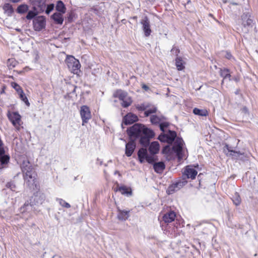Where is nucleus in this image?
I'll list each match as a JSON object with an SVG mask.
<instances>
[{"label":"nucleus","instance_id":"b1692460","mask_svg":"<svg viewBox=\"0 0 258 258\" xmlns=\"http://www.w3.org/2000/svg\"><path fill=\"white\" fill-rule=\"evenodd\" d=\"M128 95L127 93L121 90H117L113 93L114 97L118 98L121 101Z\"/></svg>","mask_w":258,"mask_h":258},{"label":"nucleus","instance_id":"09e8293b","mask_svg":"<svg viewBox=\"0 0 258 258\" xmlns=\"http://www.w3.org/2000/svg\"><path fill=\"white\" fill-rule=\"evenodd\" d=\"M225 57L229 59V60H232V59H234V58L232 56V54H231V53L230 52H228V51H226L225 52Z\"/></svg>","mask_w":258,"mask_h":258},{"label":"nucleus","instance_id":"6e6552de","mask_svg":"<svg viewBox=\"0 0 258 258\" xmlns=\"http://www.w3.org/2000/svg\"><path fill=\"white\" fill-rule=\"evenodd\" d=\"M187 181L185 180V178L183 177L182 180H178L173 182L171 185H170L167 190V193L169 194H172L175 191L179 190L182 187L185 185L187 183Z\"/></svg>","mask_w":258,"mask_h":258},{"label":"nucleus","instance_id":"e433bc0d","mask_svg":"<svg viewBox=\"0 0 258 258\" xmlns=\"http://www.w3.org/2000/svg\"><path fill=\"white\" fill-rule=\"evenodd\" d=\"M19 95L20 99L25 102L26 105L28 106H29L30 103L29 102L27 97L26 96L23 91H21L19 93Z\"/></svg>","mask_w":258,"mask_h":258},{"label":"nucleus","instance_id":"1a4fd4ad","mask_svg":"<svg viewBox=\"0 0 258 258\" xmlns=\"http://www.w3.org/2000/svg\"><path fill=\"white\" fill-rule=\"evenodd\" d=\"M176 137V133L175 131L169 130L167 134H162L158 137V139L162 142H166L171 144Z\"/></svg>","mask_w":258,"mask_h":258},{"label":"nucleus","instance_id":"cd10ccee","mask_svg":"<svg viewBox=\"0 0 258 258\" xmlns=\"http://www.w3.org/2000/svg\"><path fill=\"white\" fill-rule=\"evenodd\" d=\"M3 9L4 10L5 13L9 16H11L14 12V10L12 5L9 3L4 4L3 7Z\"/></svg>","mask_w":258,"mask_h":258},{"label":"nucleus","instance_id":"a18cd8bd","mask_svg":"<svg viewBox=\"0 0 258 258\" xmlns=\"http://www.w3.org/2000/svg\"><path fill=\"white\" fill-rule=\"evenodd\" d=\"M169 125V123L167 122H161L159 124L160 129L163 132H165V129L167 128Z\"/></svg>","mask_w":258,"mask_h":258},{"label":"nucleus","instance_id":"3c124183","mask_svg":"<svg viewBox=\"0 0 258 258\" xmlns=\"http://www.w3.org/2000/svg\"><path fill=\"white\" fill-rule=\"evenodd\" d=\"M171 52L172 53H175V55H177L178 53L179 52V50L176 47H173V48L171 49Z\"/></svg>","mask_w":258,"mask_h":258},{"label":"nucleus","instance_id":"2f4dec72","mask_svg":"<svg viewBox=\"0 0 258 258\" xmlns=\"http://www.w3.org/2000/svg\"><path fill=\"white\" fill-rule=\"evenodd\" d=\"M132 103V100L131 97L129 96H127L126 97L121 100V105L123 107L126 108L130 106Z\"/></svg>","mask_w":258,"mask_h":258},{"label":"nucleus","instance_id":"c9c22d12","mask_svg":"<svg viewBox=\"0 0 258 258\" xmlns=\"http://www.w3.org/2000/svg\"><path fill=\"white\" fill-rule=\"evenodd\" d=\"M28 10V6L27 5H21L18 7L17 12L19 14H24Z\"/></svg>","mask_w":258,"mask_h":258},{"label":"nucleus","instance_id":"393cba45","mask_svg":"<svg viewBox=\"0 0 258 258\" xmlns=\"http://www.w3.org/2000/svg\"><path fill=\"white\" fill-rule=\"evenodd\" d=\"M117 218L120 220H126L129 217V211L118 210Z\"/></svg>","mask_w":258,"mask_h":258},{"label":"nucleus","instance_id":"ddd939ff","mask_svg":"<svg viewBox=\"0 0 258 258\" xmlns=\"http://www.w3.org/2000/svg\"><path fill=\"white\" fill-rule=\"evenodd\" d=\"M8 117L13 125L18 128L21 124V116L17 112H13L9 113Z\"/></svg>","mask_w":258,"mask_h":258},{"label":"nucleus","instance_id":"72a5a7b5","mask_svg":"<svg viewBox=\"0 0 258 258\" xmlns=\"http://www.w3.org/2000/svg\"><path fill=\"white\" fill-rule=\"evenodd\" d=\"M175 64L178 70L181 71L184 68L183 60L181 57H177L175 59Z\"/></svg>","mask_w":258,"mask_h":258},{"label":"nucleus","instance_id":"37998d69","mask_svg":"<svg viewBox=\"0 0 258 258\" xmlns=\"http://www.w3.org/2000/svg\"><path fill=\"white\" fill-rule=\"evenodd\" d=\"M0 156V162L2 164H5L7 163L10 159V157L7 155H2Z\"/></svg>","mask_w":258,"mask_h":258},{"label":"nucleus","instance_id":"bb28decb","mask_svg":"<svg viewBox=\"0 0 258 258\" xmlns=\"http://www.w3.org/2000/svg\"><path fill=\"white\" fill-rule=\"evenodd\" d=\"M220 76L223 78L222 83H223L224 80L228 79L231 80V75L229 73V70L227 69H221L220 72Z\"/></svg>","mask_w":258,"mask_h":258},{"label":"nucleus","instance_id":"f03ea898","mask_svg":"<svg viewBox=\"0 0 258 258\" xmlns=\"http://www.w3.org/2000/svg\"><path fill=\"white\" fill-rule=\"evenodd\" d=\"M21 169L25 180L30 183L33 182L35 179L36 174L32 165L28 160L23 161L21 165Z\"/></svg>","mask_w":258,"mask_h":258},{"label":"nucleus","instance_id":"5701e85b","mask_svg":"<svg viewBox=\"0 0 258 258\" xmlns=\"http://www.w3.org/2000/svg\"><path fill=\"white\" fill-rule=\"evenodd\" d=\"M55 10L58 12L57 13L64 14L66 12V8L61 1H58L57 2Z\"/></svg>","mask_w":258,"mask_h":258},{"label":"nucleus","instance_id":"423d86ee","mask_svg":"<svg viewBox=\"0 0 258 258\" xmlns=\"http://www.w3.org/2000/svg\"><path fill=\"white\" fill-rule=\"evenodd\" d=\"M143 135L140 136V144L145 147L149 146L150 141L152 138L155 134L154 132L150 129H146Z\"/></svg>","mask_w":258,"mask_h":258},{"label":"nucleus","instance_id":"4be33fe9","mask_svg":"<svg viewBox=\"0 0 258 258\" xmlns=\"http://www.w3.org/2000/svg\"><path fill=\"white\" fill-rule=\"evenodd\" d=\"M139 160L141 163H143L148 156L147 151L146 149H140L138 153Z\"/></svg>","mask_w":258,"mask_h":258},{"label":"nucleus","instance_id":"9d476101","mask_svg":"<svg viewBox=\"0 0 258 258\" xmlns=\"http://www.w3.org/2000/svg\"><path fill=\"white\" fill-rule=\"evenodd\" d=\"M251 16L248 13H244L242 16V25L245 29V32H247L252 29L253 20L251 19Z\"/></svg>","mask_w":258,"mask_h":258},{"label":"nucleus","instance_id":"58836bf2","mask_svg":"<svg viewBox=\"0 0 258 258\" xmlns=\"http://www.w3.org/2000/svg\"><path fill=\"white\" fill-rule=\"evenodd\" d=\"M56 200L59 203V204L62 207H64L66 208H70L71 207L70 204L62 199L56 198Z\"/></svg>","mask_w":258,"mask_h":258},{"label":"nucleus","instance_id":"dca6fc26","mask_svg":"<svg viewBox=\"0 0 258 258\" xmlns=\"http://www.w3.org/2000/svg\"><path fill=\"white\" fill-rule=\"evenodd\" d=\"M175 217V213L173 211H170L163 216L162 220L165 223L168 224L173 221Z\"/></svg>","mask_w":258,"mask_h":258},{"label":"nucleus","instance_id":"7c9ffc66","mask_svg":"<svg viewBox=\"0 0 258 258\" xmlns=\"http://www.w3.org/2000/svg\"><path fill=\"white\" fill-rule=\"evenodd\" d=\"M193 113L198 115L202 116H206L208 114V111L206 109H200L197 108H195L193 110Z\"/></svg>","mask_w":258,"mask_h":258},{"label":"nucleus","instance_id":"412c9836","mask_svg":"<svg viewBox=\"0 0 258 258\" xmlns=\"http://www.w3.org/2000/svg\"><path fill=\"white\" fill-rule=\"evenodd\" d=\"M149 150L152 154H157L159 150V144L158 142L155 141L151 143L149 146Z\"/></svg>","mask_w":258,"mask_h":258},{"label":"nucleus","instance_id":"f257e3e1","mask_svg":"<svg viewBox=\"0 0 258 258\" xmlns=\"http://www.w3.org/2000/svg\"><path fill=\"white\" fill-rule=\"evenodd\" d=\"M45 199V196L44 194L37 192L30 199V202L27 201L24 206L20 208L21 213L29 212L33 210V207L35 205H41Z\"/></svg>","mask_w":258,"mask_h":258},{"label":"nucleus","instance_id":"9b49d317","mask_svg":"<svg viewBox=\"0 0 258 258\" xmlns=\"http://www.w3.org/2000/svg\"><path fill=\"white\" fill-rule=\"evenodd\" d=\"M80 115L82 119V125H84L91 118L90 109L86 105H83L81 107Z\"/></svg>","mask_w":258,"mask_h":258},{"label":"nucleus","instance_id":"20e7f679","mask_svg":"<svg viewBox=\"0 0 258 258\" xmlns=\"http://www.w3.org/2000/svg\"><path fill=\"white\" fill-rule=\"evenodd\" d=\"M146 129L149 128L141 124L136 123L127 130V133L131 137H139L143 135Z\"/></svg>","mask_w":258,"mask_h":258},{"label":"nucleus","instance_id":"c03bdc74","mask_svg":"<svg viewBox=\"0 0 258 258\" xmlns=\"http://www.w3.org/2000/svg\"><path fill=\"white\" fill-rule=\"evenodd\" d=\"M54 7V5L53 4L48 5L45 10V13L46 14H49L53 10Z\"/></svg>","mask_w":258,"mask_h":258},{"label":"nucleus","instance_id":"6e6d98bb","mask_svg":"<svg viewBox=\"0 0 258 258\" xmlns=\"http://www.w3.org/2000/svg\"><path fill=\"white\" fill-rule=\"evenodd\" d=\"M243 110L245 112H247L248 111L247 108L245 107H243Z\"/></svg>","mask_w":258,"mask_h":258},{"label":"nucleus","instance_id":"864d4df0","mask_svg":"<svg viewBox=\"0 0 258 258\" xmlns=\"http://www.w3.org/2000/svg\"><path fill=\"white\" fill-rule=\"evenodd\" d=\"M142 88L144 89V90H146V91L149 89V87L147 85H146L145 84H143L142 85Z\"/></svg>","mask_w":258,"mask_h":258},{"label":"nucleus","instance_id":"7ed1b4c3","mask_svg":"<svg viewBox=\"0 0 258 258\" xmlns=\"http://www.w3.org/2000/svg\"><path fill=\"white\" fill-rule=\"evenodd\" d=\"M66 62L69 70L74 74L79 75L81 72V64L77 59L70 55L67 57Z\"/></svg>","mask_w":258,"mask_h":258},{"label":"nucleus","instance_id":"473e14b6","mask_svg":"<svg viewBox=\"0 0 258 258\" xmlns=\"http://www.w3.org/2000/svg\"><path fill=\"white\" fill-rule=\"evenodd\" d=\"M233 203L236 206H238L240 204L241 200L240 197L238 192H235L234 194L233 195L232 198H231Z\"/></svg>","mask_w":258,"mask_h":258},{"label":"nucleus","instance_id":"49530a36","mask_svg":"<svg viewBox=\"0 0 258 258\" xmlns=\"http://www.w3.org/2000/svg\"><path fill=\"white\" fill-rule=\"evenodd\" d=\"M6 186L10 188L12 190L15 191L16 189V185L13 182H9L7 183Z\"/></svg>","mask_w":258,"mask_h":258},{"label":"nucleus","instance_id":"0eeeda50","mask_svg":"<svg viewBox=\"0 0 258 258\" xmlns=\"http://www.w3.org/2000/svg\"><path fill=\"white\" fill-rule=\"evenodd\" d=\"M33 28L35 31H40L45 28L46 19L43 16H37L33 20Z\"/></svg>","mask_w":258,"mask_h":258},{"label":"nucleus","instance_id":"6ab92c4d","mask_svg":"<svg viewBox=\"0 0 258 258\" xmlns=\"http://www.w3.org/2000/svg\"><path fill=\"white\" fill-rule=\"evenodd\" d=\"M63 14L55 12L51 16V19L56 24L61 25L63 22Z\"/></svg>","mask_w":258,"mask_h":258},{"label":"nucleus","instance_id":"603ef678","mask_svg":"<svg viewBox=\"0 0 258 258\" xmlns=\"http://www.w3.org/2000/svg\"><path fill=\"white\" fill-rule=\"evenodd\" d=\"M2 146L3 143L1 140L0 139V155H3L4 153V150Z\"/></svg>","mask_w":258,"mask_h":258},{"label":"nucleus","instance_id":"4c0bfd02","mask_svg":"<svg viewBox=\"0 0 258 258\" xmlns=\"http://www.w3.org/2000/svg\"><path fill=\"white\" fill-rule=\"evenodd\" d=\"M67 89H68V92H67V94L68 95H70L71 94H74L76 92V86L73 85V84H68L67 85Z\"/></svg>","mask_w":258,"mask_h":258},{"label":"nucleus","instance_id":"ea45409f","mask_svg":"<svg viewBox=\"0 0 258 258\" xmlns=\"http://www.w3.org/2000/svg\"><path fill=\"white\" fill-rule=\"evenodd\" d=\"M17 62L14 58H10L8 60L7 65L10 69H12L16 67Z\"/></svg>","mask_w":258,"mask_h":258},{"label":"nucleus","instance_id":"4468645a","mask_svg":"<svg viewBox=\"0 0 258 258\" xmlns=\"http://www.w3.org/2000/svg\"><path fill=\"white\" fill-rule=\"evenodd\" d=\"M198 174V172L196 169L192 168L190 166H187L183 172L182 177L186 178H191L194 179L196 178Z\"/></svg>","mask_w":258,"mask_h":258},{"label":"nucleus","instance_id":"39448f33","mask_svg":"<svg viewBox=\"0 0 258 258\" xmlns=\"http://www.w3.org/2000/svg\"><path fill=\"white\" fill-rule=\"evenodd\" d=\"M183 141L181 138H176L172 146V150L177 156L179 161L183 158Z\"/></svg>","mask_w":258,"mask_h":258},{"label":"nucleus","instance_id":"f8f14e48","mask_svg":"<svg viewBox=\"0 0 258 258\" xmlns=\"http://www.w3.org/2000/svg\"><path fill=\"white\" fill-rule=\"evenodd\" d=\"M142 25V30L144 32L145 36L149 37L152 32L150 27V21L147 17H145L140 22Z\"/></svg>","mask_w":258,"mask_h":258},{"label":"nucleus","instance_id":"f3484780","mask_svg":"<svg viewBox=\"0 0 258 258\" xmlns=\"http://www.w3.org/2000/svg\"><path fill=\"white\" fill-rule=\"evenodd\" d=\"M136 148V144L133 141H130L125 145V155L130 157L133 153Z\"/></svg>","mask_w":258,"mask_h":258},{"label":"nucleus","instance_id":"4d7b16f0","mask_svg":"<svg viewBox=\"0 0 258 258\" xmlns=\"http://www.w3.org/2000/svg\"><path fill=\"white\" fill-rule=\"evenodd\" d=\"M232 4L233 5H237V4H236V3H232Z\"/></svg>","mask_w":258,"mask_h":258},{"label":"nucleus","instance_id":"5fc2aeb1","mask_svg":"<svg viewBox=\"0 0 258 258\" xmlns=\"http://www.w3.org/2000/svg\"><path fill=\"white\" fill-rule=\"evenodd\" d=\"M21 0H11V1L13 3H18L19 2V1H20Z\"/></svg>","mask_w":258,"mask_h":258},{"label":"nucleus","instance_id":"aec40b11","mask_svg":"<svg viewBox=\"0 0 258 258\" xmlns=\"http://www.w3.org/2000/svg\"><path fill=\"white\" fill-rule=\"evenodd\" d=\"M155 171L158 173H161L165 168V165L163 162H158L153 164Z\"/></svg>","mask_w":258,"mask_h":258},{"label":"nucleus","instance_id":"8fccbe9b","mask_svg":"<svg viewBox=\"0 0 258 258\" xmlns=\"http://www.w3.org/2000/svg\"><path fill=\"white\" fill-rule=\"evenodd\" d=\"M145 160H146V161L149 163H152L154 162V158L152 156H149L148 155Z\"/></svg>","mask_w":258,"mask_h":258},{"label":"nucleus","instance_id":"de8ad7c7","mask_svg":"<svg viewBox=\"0 0 258 258\" xmlns=\"http://www.w3.org/2000/svg\"><path fill=\"white\" fill-rule=\"evenodd\" d=\"M12 86L17 91L18 94L21 91H23L21 87L17 83H14L12 84Z\"/></svg>","mask_w":258,"mask_h":258},{"label":"nucleus","instance_id":"a878e982","mask_svg":"<svg viewBox=\"0 0 258 258\" xmlns=\"http://www.w3.org/2000/svg\"><path fill=\"white\" fill-rule=\"evenodd\" d=\"M116 191H119L121 192L122 195H125L127 196H130L132 195V191L131 189H129L125 186H121L118 187L115 190Z\"/></svg>","mask_w":258,"mask_h":258},{"label":"nucleus","instance_id":"c756f323","mask_svg":"<svg viewBox=\"0 0 258 258\" xmlns=\"http://www.w3.org/2000/svg\"><path fill=\"white\" fill-rule=\"evenodd\" d=\"M39 11L40 10L38 8H36V10L33 9V10L29 11L26 17V19L28 20L34 19L35 16L38 14Z\"/></svg>","mask_w":258,"mask_h":258},{"label":"nucleus","instance_id":"79ce46f5","mask_svg":"<svg viewBox=\"0 0 258 258\" xmlns=\"http://www.w3.org/2000/svg\"><path fill=\"white\" fill-rule=\"evenodd\" d=\"M150 121L152 124H158L161 121V119L157 115H153L150 117Z\"/></svg>","mask_w":258,"mask_h":258},{"label":"nucleus","instance_id":"a211bd4d","mask_svg":"<svg viewBox=\"0 0 258 258\" xmlns=\"http://www.w3.org/2000/svg\"><path fill=\"white\" fill-rule=\"evenodd\" d=\"M31 4L33 6V9L36 10V8L39 9L40 11L42 10L43 8L45 7V2L44 0H30Z\"/></svg>","mask_w":258,"mask_h":258},{"label":"nucleus","instance_id":"f704fd0d","mask_svg":"<svg viewBox=\"0 0 258 258\" xmlns=\"http://www.w3.org/2000/svg\"><path fill=\"white\" fill-rule=\"evenodd\" d=\"M157 108L155 106H150L144 112V115L145 116H148L150 114L156 112Z\"/></svg>","mask_w":258,"mask_h":258},{"label":"nucleus","instance_id":"c85d7f7f","mask_svg":"<svg viewBox=\"0 0 258 258\" xmlns=\"http://www.w3.org/2000/svg\"><path fill=\"white\" fill-rule=\"evenodd\" d=\"M225 148L228 151V152H230V155L233 156L235 158H237L239 157L240 155H242L241 153L239 152L235 151L232 150V148L230 147L228 145H225Z\"/></svg>","mask_w":258,"mask_h":258},{"label":"nucleus","instance_id":"a19ab883","mask_svg":"<svg viewBox=\"0 0 258 258\" xmlns=\"http://www.w3.org/2000/svg\"><path fill=\"white\" fill-rule=\"evenodd\" d=\"M149 107V104L148 103H143L141 104L138 105L136 106V108L139 111H146Z\"/></svg>","mask_w":258,"mask_h":258},{"label":"nucleus","instance_id":"2eb2a0df","mask_svg":"<svg viewBox=\"0 0 258 258\" xmlns=\"http://www.w3.org/2000/svg\"><path fill=\"white\" fill-rule=\"evenodd\" d=\"M138 120V117L132 113H128L123 118V122L125 125L131 124Z\"/></svg>","mask_w":258,"mask_h":258}]
</instances>
